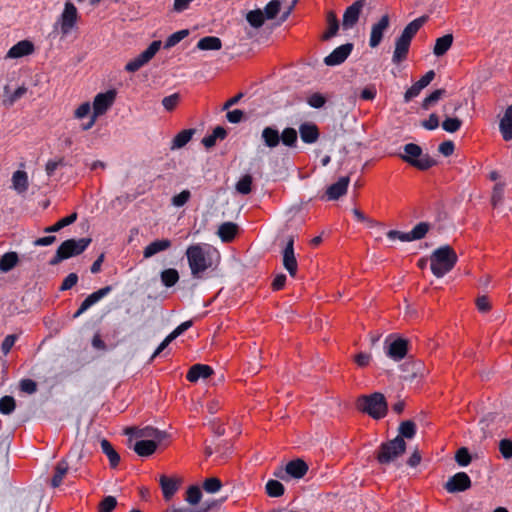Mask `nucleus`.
Returning <instances> with one entry per match:
<instances>
[{"label":"nucleus","mask_w":512,"mask_h":512,"mask_svg":"<svg viewBox=\"0 0 512 512\" xmlns=\"http://www.w3.org/2000/svg\"><path fill=\"white\" fill-rule=\"evenodd\" d=\"M186 257L193 278L200 279L219 261V253L208 245L193 244L186 249Z\"/></svg>","instance_id":"nucleus-1"},{"label":"nucleus","mask_w":512,"mask_h":512,"mask_svg":"<svg viewBox=\"0 0 512 512\" xmlns=\"http://www.w3.org/2000/svg\"><path fill=\"white\" fill-rule=\"evenodd\" d=\"M427 21L426 16L411 21L402 31L401 35L395 41V48L392 56V61L395 64H399L407 58L411 41L417 34L420 28Z\"/></svg>","instance_id":"nucleus-2"},{"label":"nucleus","mask_w":512,"mask_h":512,"mask_svg":"<svg viewBox=\"0 0 512 512\" xmlns=\"http://www.w3.org/2000/svg\"><path fill=\"white\" fill-rule=\"evenodd\" d=\"M458 260L454 249L444 245L434 250L430 256V268L434 276L441 278L449 273Z\"/></svg>","instance_id":"nucleus-3"},{"label":"nucleus","mask_w":512,"mask_h":512,"mask_svg":"<svg viewBox=\"0 0 512 512\" xmlns=\"http://www.w3.org/2000/svg\"><path fill=\"white\" fill-rule=\"evenodd\" d=\"M79 20L80 15L77 7L71 1H66L62 12L53 25V29L58 31L61 37H66L78 28Z\"/></svg>","instance_id":"nucleus-4"},{"label":"nucleus","mask_w":512,"mask_h":512,"mask_svg":"<svg viewBox=\"0 0 512 512\" xmlns=\"http://www.w3.org/2000/svg\"><path fill=\"white\" fill-rule=\"evenodd\" d=\"M360 411L368 414L374 419H381L387 413V403L382 393L375 392L371 395L361 396L357 401Z\"/></svg>","instance_id":"nucleus-5"},{"label":"nucleus","mask_w":512,"mask_h":512,"mask_svg":"<svg viewBox=\"0 0 512 512\" xmlns=\"http://www.w3.org/2000/svg\"><path fill=\"white\" fill-rule=\"evenodd\" d=\"M90 238L65 240L57 249L54 257L50 260L51 265H57L61 261L73 256L80 255L90 245Z\"/></svg>","instance_id":"nucleus-6"},{"label":"nucleus","mask_w":512,"mask_h":512,"mask_svg":"<svg viewBox=\"0 0 512 512\" xmlns=\"http://www.w3.org/2000/svg\"><path fill=\"white\" fill-rule=\"evenodd\" d=\"M115 99V90H108L104 93H98L93 100V111L92 115L90 116V120L88 123L82 125V129H91L95 125L97 118L104 115L110 109V107L114 104Z\"/></svg>","instance_id":"nucleus-7"},{"label":"nucleus","mask_w":512,"mask_h":512,"mask_svg":"<svg viewBox=\"0 0 512 512\" xmlns=\"http://www.w3.org/2000/svg\"><path fill=\"white\" fill-rule=\"evenodd\" d=\"M401 158L420 170H427L436 164L433 158L428 154H423L421 147L414 143H408L404 146V155Z\"/></svg>","instance_id":"nucleus-8"},{"label":"nucleus","mask_w":512,"mask_h":512,"mask_svg":"<svg viewBox=\"0 0 512 512\" xmlns=\"http://www.w3.org/2000/svg\"><path fill=\"white\" fill-rule=\"evenodd\" d=\"M406 450L405 440L400 437L384 442L377 452V460L380 464H390L400 457Z\"/></svg>","instance_id":"nucleus-9"},{"label":"nucleus","mask_w":512,"mask_h":512,"mask_svg":"<svg viewBox=\"0 0 512 512\" xmlns=\"http://www.w3.org/2000/svg\"><path fill=\"white\" fill-rule=\"evenodd\" d=\"M307 472H308L307 463L304 460L298 458V459L289 461L284 468L280 467L279 469H277L273 473V475L282 480H287L288 477L294 478V479H301L306 475Z\"/></svg>","instance_id":"nucleus-10"},{"label":"nucleus","mask_w":512,"mask_h":512,"mask_svg":"<svg viewBox=\"0 0 512 512\" xmlns=\"http://www.w3.org/2000/svg\"><path fill=\"white\" fill-rule=\"evenodd\" d=\"M162 42L160 40L153 41L146 50L140 53L137 57L133 58L125 65L127 72L134 73L146 65L159 51Z\"/></svg>","instance_id":"nucleus-11"},{"label":"nucleus","mask_w":512,"mask_h":512,"mask_svg":"<svg viewBox=\"0 0 512 512\" xmlns=\"http://www.w3.org/2000/svg\"><path fill=\"white\" fill-rule=\"evenodd\" d=\"M364 1H355L352 5L348 6L343 14L342 27L345 30L351 29L358 22L360 13L363 9Z\"/></svg>","instance_id":"nucleus-12"},{"label":"nucleus","mask_w":512,"mask_h":512,"mask_svg":"<svg viewBox=\"0 0 512 512\" xmlns=\"http://www.w3.org/2000/svg\"><path fill=\"white\" fill-rule=\"evenodd\" d=\"M444 487L449 493L462 492L471 487V480L465 472H458L449 478Z\"/></svg>","instance_id":"nucleus-13"},{"label":"nucleus","mask_w":512,"mask_h":512,"mask_svg":"<svg viewBox=\"0 0 512 512\" xmlns=\"http://www.w3.org/2000/svg\"><path fill=\"white\" fill-rule=\"evenodd\" d=\"M353 49L352 43L343 44L335 48L328 56L324 58L327 66H337L342 64L350 55Z\"/></svg>","instance_id":"nucleus-14"},{"label":"nucleus","mask_w":512,"mask_h":512,"mask_svg":"<svg viewBox=\"0 0 512 512\" xmlns=\"http://www.w3.org/2000/svg\"><path fill=\"white\" fill-rule=\"evenodd\" d=\"M112 290L111 286H105L89 296H87L84 301L81 303L78 310L74 313L73 318H78L80 315H82L85 311H87L91 306L96 304L98 301H100L102 298L107 296Z\"/></svg>","instance_id":"nucleus-15"},{"label":"nucleus","mask_w":512,"mask_h":512,"mask_svg":"<svg viewBox=\"0 0 512 512\" xmlns=\"http://www.w3.org/2000/svg\"><path fill=\"white\" fill-rule=\"evenodd\" d=\"M112 290L111 286H105L89 296H87L84 301L81 303L78 310L74 313L73 318H78L80 315H82L85 311H87L91 306L96 304L98 301H100L102 298L107 296Z\"/></svg>","instance_id":"nucleus-16"},{"label":"nucleus","mask_w":512,"mask_h":512,"mask_svg":"<svg viewBox=\"0 0 512 512\" xmlns=\"http://www.w3.org/2000/svg\"><path fill=\"white\" fill-rule=\"evenodd\" d=\"M283 266L294 277L297 273V260L294 254V239L290 237L283 250Z\"/></svg>","instance_id":"nucleus-17"},{"label":"nucleus","mask_w":512,"mask_h":512,"mask_svg":"<svg viewBox=\"0 0 512 512\" xmlns=\"http://www.w3.org/2000/svg\"><path fill=\"white\" fill-rule=\"evenodd\" d=\"M389 23V16L383 15L377 23L372 25L369 39L370 47L375 48L381 43L383 34L389 27Z\"/></svg>","instance_id":"nucleus-18"},{"label":"nucleus","mask_w":512,"mask_h":512,"mask_svg":"<svg viewBox=\"0 0 512 512\" xmlns=\"http://www.w3.org/2000/svg\"><path fill=\"white\" fill-rule=\"evenodd\" d=\"M35 46L30 40H21L13 45L7 52L6 58L18 59L33 54Z\"/></svg>","instance_id":"nucleus-19"},{"label":"nucleus","mask_w":512,"mask_h":512,"mask_svg":"<svg viewBox=\"0 0 512 512\" xmlns=\"http://www.w3.org/2000/svg\"><path fill=\"white\" fill-rule=\"evenodd\" d=\"M135 435L136 437L144 438L143 440L156 442L157 446L167 439L166 432L151 426L137 429Z\"/></svg>","instance_id":"nucleus-20"},{"label":"nucleus","mask_w":512,"mask_h":512,"mask_svg":"<svg viewBox=\"0 0 512 512\" xmlns=\"http://www.w3.org/2000/svg\"><path fill=\"white\" fill-rule=\"evenodd\" d=\"M193 325L192 320L185 321L177 326L157 347L152 355V358L158 356L174 339L184 333Z\"/></svg>","instance_id":"nucleus-21"},{"label":"nucleus","mask_w":512,"mask_h":512,"mask_svg":"<svg viewBox=\"0 0 512 512\" xmlns=\"http://www.w3.org/2000/svg\"><path fill=\"white\" fill-rule=\"evenodd\" d=\"M350 178L348 176L340 177L337 182L330 185L326 190V196L329 200H337L346 194Z\"/></svg>","instance_id":"nucleus-22"},{"label":"nucleus","mask_w":512,"mask_h":512,"mask_svg":"<svg viewBox=\"0 0 512 512\" xmlns=\"http://www.w3.org/2000/svg\"><path fill=\"white\" fill-rule=\"evenodd\" d=\"M212 374L213 369L209 365L195 364L189 369L186 378L190 382H197L199 379H206Z\"/></svg>","instance_id":"nucleus-23"},{"label":"nucleus","mask_w":512,"mask_h":512,"mask_svg":"<svg viewBox=\"0 0 512 512\" xmlns=\"http://www.w3.org/2000/svg\"><path fill=\"white\" fill-rule=\"evenodd\" d=\"M299 133L302 141L307 144L315 143L320 135L318 127L309 122L302 123L299 126Z\"/></svg>","instance_id":"nucleus-24"},{"label":"nucleus","mask_w":512,"mask_h":512,"mask_svg":"<svg viewBox=\"0 0 512 512\" xmlns=\"http://www.w3.org/2000/svg\"><path fill=\"white\" fill-rule=\"evenodd\" d=\"M172 245L169 239H158L148 244L143 250V257L145 259L151 258L157 253L166 251Z\"/></svg>","instance_id":"nucleus-25"},{"label":"nucleus","mask_w":512,"mask_h":512,"mask_svg":"<svg viewBox=\"0 0 512 512\" xmlns=\"http://www.w3.org/2000/svg\"><path fill=\"white\" fill-rule=\"evenodd\" d=\"M407 353V341L404 339L394 340L388 347L387 355L395 361L402 360Z\"/></svg>","instance_id":"nucleus-26"},{"label":"nucleus","mask_w":512,"mask_h":512,"mask_svg":"<svg viewBox=\"0 0 512 512\" xmlns=\"http://www.w3.org/2000/svg\"><path fill=\"white\" fill-rule=\"evenodd\" d=\"M261 139L267 148L273 149L280 143V133L272 126H267L262 130Z\"/></svg>","instance_id":"nucleus-27"},{"label":"nucleus","mask_w":512,"mask_h":512,"mask_svg":"<svg viewBox=\"0 0 512 512\" xmlns=\"http://www.w3.org/2000/svg\"><path fill=\"white\" fill-rule=\"evenodd\" d=\"M159 482L163 492V496L166 500L171 499V497L177 492L179 488V481L176 478H171L162 475L160 477Z\"/></svg>","instance_id":"nucleus-28"},{"label":"nucleus","mask_w":512,"mask_h":512,"mask_svg":"<svg viewBox=\"0 0 512 512\" xmlns=\"http://www.w3.org/2000/svg\"><path fill=\"white\" fill-rule=\"evenodd\" d=\"M499 128L504 140L512 139V104L506 109L500 120Z\"/></svg>","instance_id":"nucleus-29"},{"label":"nucleus","mask_w":512,"mask_h":512,"mask_svg":"<svg viewBox=\"0 0 512 512\" xmlns=\"http://www.w3.org/2000/svg\"><path fill=\"white\" fill-rule=\"evenodd\" d=\"M453 39L452 34H446L437 38L433 48V54L437 57L443 56L451 48Z\"/></svg>","instance_id":"nucleus-30"},{"label":"nucleus","mask_w":512,"mask_h":512,"mask_svg":"<svg viewBox=\"0 0 512 512\" xmlns=\"http://www.w3.org/2000/svg\"><path fill=\"white\" fill-rule=\"evenodd\" d=\"M28 176L25 171L17 170L12 175V187L19 194L24 193L28 189Z\"/></svg>","instance_id":"nucleus-31"},{"label":"nucleus","mask_w":512,"mask_h":512,"mask_svg":"<svg viewBox=\"0 0 512 512\" xmlns=\"http://www.w3.org/2000/svg\"><path fill=\"white\" fill-rule=\"evenodd\" d=\"M102 452L108 457L110 466L115 468L120 462V456L107 439L100 441Z\"/></svg>","instance_id":"nucleus-32"},{"label":"nucleus","mask_w":512,"mask_h":512,"mask_svg":"<svg viewBox=\"0 0 512 512\" xmlns=\"http://www.w3.org/2000/svg\"><path fill=\"white\" fill-rule=\"evenodd\" d=\"M157 448L156 442L140 440L134 444L133 450L140 457H148L152 455Z\"/></svg>","instance_id":"nucleus-33"},{"label":"nucleus","mask_w":512,"mask_h":512,"mask_svg":"<svg viewBox=\"0 0 512 512\" xmlns=\"http://www.w3.org/2000/svg\"><path fill=\"white\" fill-rule=\"evenodd\" d=\"M197 48L199 50H220L222 48V41L216 36H206L201 38L197 42Z\"/></svg>","instance_id":"nucleus-34"},{"label":"nucleus","mask_w":512,"mask_h":512,"mask_svg":"<svg viewBox=\"0 0 512 512\" xmlns=\"http://www.w3.org/2000/svg\"><path fill=\"white\" fill-rule=\"evenodd\" d=\"M69 470V465L66 460H61L57 463L55 467L54 475L51 479V486L56 488L59 487Z\"/></svg>","instance_id":"nucleus-35"},{"label":"nucleus","mask_w":512,"mask_h":512,"mask_svg":"<svg viewBox=\"0 0 512 512\" xmlns=\"http://www.w3.org/2000/svg\"><path fill=\"white\" fill-rule=\"evenodd\" d=\"M237 233V225L232 222H225L221 224L218 228V236L221 238L223 242H230L234 239Z\"/></svg>","instance_id":"nucleus-36"},{"label":"nucleus","mask_w":512,"mask_h":512,"mask_svg":"<svg viewBox=\"0 0 512 512\" xmlns=\"http://www.w3.org/2000/svg\"><path fill=\"white\" fill-rule=\"evenodd\" d=\"M195 133L194 129H185L179 132L172 141L171 149H180L184 147L193 137Z\"/></svg>","instance_id":"nucleus-37"},{"label":"nucleus","mask_w":512,"mask_h":512,"mask_svg":"<svg viewBox=\"0 0 512 512\" xmlns=\"http://www.w3.org/2000/svg\"><path fill=\"white\" fill-rule=\"evenodd\" d=\"M416 434V425L411 420H406L400 423L398 428V435L396 437H400L401 440L412 439Z\"/></svg>","instance_id":"nucleus-38"},{"label":"nucleus","mask_w":512,"mask_h":512,"mask_svg":"<svg viewBox=\"0 0 512 512\" xmlns=\"http://www.w3.org/2000/svg\"><path fill=\"white\" fill-rule=\"evenodd\" d=\"M339 29V22L334 12L327 14V30L324 32L322 39L329 40L334 37Z\"/></svg>","instance_id":"nucleus-39"},{"label":"nucleus","mask_w":512,"mask_h":512,"mask_svg":"<svg viewBox=\"0 0 512 512\" xmlns=\"http://www.w3.org/2000/svg\"><path fill=\"white\" fill-rule=\"evenodd\" d=\"M226 135V130L222 126H217L210 135L202 139V143L206 148H211L215 145L217 139L223 140Z\"/></svg>","instance_id":"nucleus-40"},{"label":"nucleus","mask_w":512,"mask_h":512,"mask_svg":"<svg viewBox=\"0 0 512 512\" xmlns=\"http://www.w3.org/2000/svg\"><path fill=\"white\" fill-rule=\"evenodd\" d=\"M18 255L16 252H7L0 259V270L8 272L13 269L18 263Z\"/></svg>","instance_id":"nucleus-41"},{"label":"nucleus","mask_w":512,"mask_h":512,"mask_svg":"<svg viewBox=\"0 0 512 512\" xmlns=\"http://www.w3.org/2000/svg\"><path fill=\"white\" fill-rule=\"evenodd\" d=\"M160 278L165 287H172L179 281V273L174 268H168L161 272Z\"/></svg>","instance_id":"nucleus-42"},{"label":"nucleus","mask_w":512,"mask_h":512,"mask_svg":"<svg viewBox=\"0 0 512 512\" xmlns=\"http://www.w3.org/2000/svg\"><path fill=\"white\" fill-rule=\"evenodd\" d=\"M297 131L294 128H285L280 134V141L288 147H295L297 143Z\"/></svg>","instance_id":"nucleus-43"},{"label":"nucleus","mask_w":512,"mask_h":512,"mask_svg":"<svg viewBox=\"0 0 512 512\" xmlns=\"http://www.w3.org/2000/svg\"><path fill=\"white\" fill-rule=\"evenodd\" d=\"M266 493L270 497H280L284 494L285 488L278 480H269L265 486Z\"/></svg>","instance_id":"nucleus-44"},{"label":"nucleus","mask_w":512,"mask_h":512,"mask_svg":"<svg viewBox=\"0 0 512 512\" xmlns=\"http://www.w3.org/2000/svg\"><path fill=\"white\" fill-rule=\"evenodd\" d=\"M430 229V224L427 222H420L418 223L410 232V242L415 240H420L425 237L427 232Z\"/></svg>","instance_id":"nucleus-45"},{"label":"nucleus","mask_w":512,"mask_h":512,"mask_svg":"<svg viewBox=\"0 0 512 512\" xmlns=\"http://www.w3.org/2000/svg\"><path fill=\"white\" fill-rule=\"evenodd\" d=\"M246 19L252 27L259 28L263 25L266 17L264 15L263 11L257 9V10L250 11L246 16Z\"/></svg>","instance_id":"nucleus-46"},{"label":"nucleus","mask_w":512,"mask_h":512,"mask_svg":"<svg viewBox=\"0 0 512 512\" xmlns=\"http://www.w3.org/2000/svg\"><path fill=\"white\" fill-rule=\"evenodd\" d=\"M253 178L251 175L246 174L236 183V190L242 195H247L252 190Z\"/></svg>","instance_id":"nucleus-47"},{"label":"nucleus","mask_w":512,"mask_h":512,"mask_svg":"<svg viewBox=\"0 0 512 512\" xmlns=\"http://www.w3.org/2000/svg\"><path fill=\"white\" fill-rule=\"evenodd\" d=\"M189 34V31L186 29L177 31L173 34H171L167 40L165 41L164 48L170 49L177 45L180 41H182L184 38H186Z\"/></svg>","instance_id":"nucleus-48"},{"label":"nucleus","mask_w":512,"mask_h":512,"mask_svg":"<svg viewBox=\"0 0 512 512\" xmlns=\"http://www.w3.org/2000/svg\"><path fill=\"white\" fill-rule=\"evenodd\" d=\"M16 407L15 399L12 396H3L0 399V413L4 415L11 414Z\"/></svg>","instance_id":"nucleus-49"},{"label":"nucleus","mask_w":512,"mask_h":512,"mask_svg":"<svg viewBox=\"0 0 512 512\" xmlns=\"http://www.w3.org/2000/svg\"><path fill=\"white\" fill-rule=\"evenodd\" d=\"M26 92L27 88L25 86L18 87L12 94L5 96L3 104L7 107L12 106L17 100L23 97Z\"/></svg>","instance_id":"nucleus-50"},{"label":"nucleus","mask_w":512,"mask_h":512,"mask_svg":"<svg viewBox=\"0 0 512 512\" xmlns=\"http://www.w3.org/2000/svg\"><path fill=\"white\" fill-rule=\"evenodd\" d=\"M202 497V492L198 486H190L186 492L185 500L191 504L196 505L200 502Z\"/></svg>","instance_id":"nucleus-51"},{"label":"nucleus","mask_w":512,"mask_h":512,"mask_svg":"<svg viewBox=\"0 0 512 512\" xmlns=\"http://www.w3.org/2000/svg\"><path fill=\"white\" fill-rule=\"evenodd\" d=\"M281 3L279 0L270 1L264 8L266 19H274L280 11Z\"/></svg>","instance_id":"nucleus-52"},{"label":"nucleus","mask_w":512,"mask_h":512,"mask_svg":"<svg viewBox=\"0 0 512 512\" xmlns=\"http://www.w3.org/2000/svg\"><path fill=\"white\" fill-rule=\"evenodd\" d=\"M446 91L444 89H437L433 91L429 96H427L422 103V107L424 109H429L434 103H436Z\"/></svg>","instance_id":"nucleus-53"},{"label":"nucleus","mask_w":512,"mask_h":512,"mask_svg":"<svg viewBox=\"0 0 512 512\" xmlns=\"http://www.w3.org/2000/svg\"><path fill=\"white\" fill-rule=\"evenodd\" d=\"M504 197V184L503 183H497L493 187L492 196H491V203L494 207L498 206Z\"/></svg>","instance_id":"nucleus-54"},{"label":"nucleus","mask_w":512,"mask_h":512,"mask_svg":"<svg viewBox=\"0 0 512 512\" xmlns=\"http://www.w3.org/2000/svg\"><path fill=\"white\" fill-rule=\"evenodd\" d=\"M462 121L458 118H446L442 123V128L449 133H454L460 129Z\"/></svg>","instance_id":"nucleus-55"},{"label":"nucleus","mask_w":512,"mask_h":512,"mask_svg":"<svg viewBox=\"0 0 512 512\" xmlns=\"http://www.w3.org/2000/svg\"><path fill=\"white\" fill-rule=\"evenodd\" d=\"M455 460L458 463V465L462 467L469 465L471 462V456L469 454L468 449L465 447L458 449L455 455Z\"/></svg>","instance_id":"nucleus-56"},{"label":"nucleus","mask_w":512,"mask_h":512,"mask_svg":"<svg viewBox=\"0 0 512 512\" xmlns=\"http://www.w3.org/2000/svg\"><path fill=\"white\" fill-rule=\"evenodd\" d=\"M222 487V483L218 478H208L203 483V488L208 493H216Z\"/></svg>","instance_id":"nucleus-57"},{"label":"nucleus","mask_w":512,"mask_h":512,"mask_svg":"<svg viewBox=\"0 0 512 512\" xmlns=\"http://www.w3.org/2000/svg\"><path fill=\"white\" fill-rule=\"evenodd\" d=\"M180 101L179 93H173L162 99V105L167 111H172L176 108Z\"/></svg>","instance_id":"nucleus-58"},{"label":"nucleus","mask_w":512,"mask_h":512,"mask_svg":"<svg viewBox=\"0 0 512 512\" xmlns=\"http://www.w3.org/2000/svg\"><path fill=\"white\" fill-rule=\"evenodd\" d=\"M190 197H191L190 191L183 190L179 194L172 197L171 203L175 207H182L189 201Z\"/></svg>","instance_id":"nucleus-59"},{"label":"nucleus","mask_w":512,"mask_h":512,"mask_svg":"<svg viewBox=\"0 0 512 512\" xmlns=\"http://www.w3.org/2000/svg\"><path fill=\"white\" fill-rule=\"evenodd\" d=\"M117 505V500L113 496H106L99 505V512H112Z\"/></svg>","instance_id":"nucleus-60"},{"label":"nucleus","mask_w":512,"mask_h":512,"mask_svg":"<svg viewBox=\"0 0 512 512\" xmlns=\"http://www.w3.org/2000/svg\"><path fill=\"white\" fill-rule=\"evenodd\" d=\"M307 103L313 108H322L326 103V98L321 93H313L308 99Z\"/></svg>","instance_id":"nucleus-61"},{"label":"nucleus","mask_w":512,"mask_h":512,"mask_svg":"<svg viewBox=\"0 0 512 512\" xmlns=\"http://www.w3.org/2000/svg\"><path fill=\"white\" fill-rule=\"evenodd\" d=\"M499 451L505 459H511L512 458V441L510 439L500 440Z\"/></svg>","instance_id":"nucleus-62"},{"label":"nucleus","mask_w":512,"mask_h":512,"mask_svg":"<svg viewBox=\"0 0 512 512\" xmlns=\"http://www.w3.org/2000/svg\"><path fill=\"white\" fill-rule=\"evenodd\" d=\"M93 108L91 107L89 102H84L81 105L77 107V109L74 111V117L76 119H83L89 114L92 115Z\"/></svg>","instance_id":"nucleus-63"},{"label":"nucleus","mask_w":512,"mask_h":512,"mask_svg":"<svg viewBox=\"0 0 512 512\" xmlns=\"http://www.w3.org/2000/svg\"><path fill=\"white\" fill-rule=\"evenodd\" d=\"M20 389H21V391H23L25 393L33 394L37 390V384L32 379H23L20 382Z\"/></svg>","instance_id":"nucleus-64"}]
</instances>
